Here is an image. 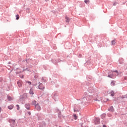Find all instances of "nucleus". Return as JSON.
Listing matches in <instances>:
<instances>
[{
  "label": "nucleus",
  "mask_w": 127,
  "mask_h": 127,
  "mask_svg": "<svg viewBox=\"0 0 127 127\" xmlns=\"http://www.w3.org/2000/svg\"><path fill=\"white\" fill-rule=\"evenodd\" d=\"M17 84L18 87H21L22 86V81L19 80L18 82H17Z\"/></svg>",
  "instance_id": "obj_5"
},
{
  "label": "nucleus",
  "mask_w": 127,
  "mask_h": 127,
  "mask_svg": "<svg viewBox=\"0 0 127 127\" xmlns=\"http://www.w3.org/2000/svg\"><path fill=\"white\" fill-rule=\"evenodd\" d=\"M27 98V94L26 93H24L23 94L22 96H21L19 101H23L25 99H26Z\"/></svg>",
  "instance_id": "obj_2"
},
{
  "label": "nucleus",
  "mask_w": 127,
  "mask_h": 127,
  "mask_svg": "<svg viewBox=\"0 0 127 127\" xmlns=\"http://www.w3.org/2000/svg\"><path fill=\"white\" fill-rule=\"evenodd\" d=\"M8 108L9 110H12L13 109V105H10Z\"/></svg>",
  "instance_id": "obj_11"
},
{
  "label": "nucleus",
  "mask_w": 127,
  "mask_h": 127,
  "mask_svg": "<svg viewBox=\"0 0 127 127\" xmlns=\"http://www.w3.org/2000/svg\"><path fill=\"white\" fill-rule=\"evenodd\" d=\"M9 123H10V124H13L12 127H14L15 126H16L15 124V120H12V119H10L9 120Z\"/></svg>",
  "instance_id": "obj_3"
},
{
  "label": "nucleus",
  "mask_w": 127,
  "mask_h": 127,
  "mask_svg": "<svg viewBox=\"0 0 127 127\" xmlns=\"http://www.w3.org/2000/svg\"><path fill=\"white\" fill-rule=\"evenodd\" d=\"M49 0H45L46 1H48Z\"/></svg>",
  "instance_id": "obj_24"
},
{
  "label": "nucleus",
  "mask_w": 127,
  "mask_h": 127,
  "mask_svg": "<svg viewBox=\"0 0 127 127\" xmlns=\"http://www.w3.org/2000/svg\"><path fill=\"white\" fill-rule=\"evenodd\" d=\"M111 86H115V85H116V83L114 81H112L111 82Z\"/></svg>",
  "instance_id": "obj_16"
},
{
  "label": "nucleus",
  "mask_w": 127,
  "mask_h": 127,
  "mask_svg": "<svg viewBox=\"0 0 127 127\" xmlns=\"http://www.w3.org/2000/svg\"><path fill=\"white\" fill-rule=\"evenodd\" d=\"M28 115H31V113H30V112H28Z\"/></svg>",
  "instance_id": "obj_22"
},
{
  "label": "nucleus",
  "mask_w": 127,
  "mask_h": 127,
  "mask_svg": "<svg viewBox=\"0 0 127 127\" xmlns=\"http://www.w3.org/2000/svg\"><path fill=\"white\" fill-rule=\"evenodd\" d=\"M39 89L40 90H43L44 89H45L44 85H43L42 83H40L39 85Z\"/></svg>",
  "instance_id": "obj_4"
},
{
  "label": "nucleus",
  "mask_w": 127,
  "mask_h": 127,
  "mask_svg": "<svg viewBox=\"0 0 127 127\" xmlns=\"http://www.w3.org/2000/svg\"><path fill=\"white\" fill-rule=\"evenodd\" d=\"M73 118L74 120H77V119H78V117H77V115L76 114L73 115Z\"/></svg>",
  "instance_id": "obj_14"
},
{
  "label": "nucleus",
  "mask_w": 127,
  "mask_h": 127,
  "mask_svg": "<svg viewBox=\"0 0 127 127\" xmlns=\"http://www.w3.org/2000/svg\"><path fill=\"white\" fill-rule=\"evenodd\" d=\"M0 112H1V109L0 108Z\"/></svg>",
  "instance_id": "obj_23"
},
{
  "label": "nucleus",
  "mask_w": 127,
  "mask_h": 127,
  "mask_svg": "<svg viewBox=\"0 0 127 127\" xmlns=\"http://www.w3.org/2000/svg\"><path fill=\"white\" fill-rule=\"evenodd\" d=\"M111 96H112V97H114V96H115V93L113 91H112L111 93Z\"/></svg>",
  "instance_id": "obj_15"
},
{
  "label": "nucleus",
  "mask_w": 127,
  "mask_h": 127,
  "mask_svg": "<svg viewBox=\"0 0 127 127\" xmlns=\"http://www.w3.org/2000/svg\"><path fill=\"white\" fill-rule=\"evenodd\" d=\"M16 107H17V110H19V105H17Z\"/></svg>",
  "instance_id": "obj_21"
},
{
  "label": "nucleus",
  "mask_w": 127,
  "mask_h": 127,
  "mask_svg": "<svg viewBox=\"0 0 127 127\" xmlns=\"http://www.w3.org/2000/svg\"><path fill=\"white\" fill-rule=\"evenodd\" d=\"M7 99L8 101H11L12 100V98L10 96H7Z\"/></svg>",
  "instance_id": "obj_12"
},
{
  "label": "nucleus",
  "mask_w": 127,
  "mask_h": 127,
  "mask_svg": "<svg viewBox=\"0 0 127 127\" xmlns=\"http://www.w3.org/2000/svg\"><path fill=\"white\" fill-rule=\"evenodd\" d=\"M36 101H33L32 102V105H36Z\"/></svg>",
  "instance_id": "obj_18"
},
{
  "label": "nucleus",
  "mask_w": 127,
  "mask_h": 127,
  "mask_svg": "<svg viewBox=\"0 0 127 127\" xmlns=\"http://www.w3.org/2000/svg\"><path fill=\"white\" fill-rule=\"evenodd\" d=\"M26 83H28V84H29V85H31V82H30V81H26Z\"/></svg>",
  "instance_id": "obj_20"
},
{
  "label": "nucleus",
  "mask_w": 127,
  "mask_h": 127,
  "mask_svg": "<svg viewBox=\"0 0 127 127\" xmlns=\"http://www.w3.org/2000/svg\"><path fill=\"white\" fill-rule=\"evenodd\" d=\"M65 19L66 22H67L68 23L70 22V18H69L67 16H65Z\"/></svg>",
  "instance_id": "obj_7"
},
{
  "label": "nucleus",
  "mask_w": 127,
  "mask_h": 127,
  "mask_svg": "<svg viewBox=\"0 0 127 127\" xmlns=\"http://www.w3.org/2000/svg\"><path fill=\"white\" fill-rule=\"evenodd\" d=\"M118 70H115L114 71H111L110 72V74H108V77H109V78H112V79L115 78V77H116V76H117V75H118Z\"/></svg>",
  "instance_id": "obj_1"
},
{
  "label": "nucleus",
  "mask_w": 127,
  "mask_h": 127,
  "mask_svg": "<svg viewBox=\"0 0 127 127\" xmlns=\"http://www.w3.org/2000/svg\"><path fill=\"white\" fill-rule=\"evenodd\" d=\"M30 107V105L28 104H25V108H26L27 110H29V108Z\"/></svg>",
  "instance_id": "obj_8"
},
{
  "label": "nucleus",
  "mask_w": 127,
  "mask_h": 127,
  "mask_svg": "<svg viewBox=\"0 0 127 127\" xmlns=\"http://www.w3.org/2000/svg\"><path fill=\"white\" fill-rule=\"evenodd\" d=\"M109 111H110V112H114V107H113L112 106H111V107L109 109Z\"/></svg>",
  "instance_id": "obj_9"
},
{
  "label": "nucleus",
  "mask_w": 127,
  "mask_h": 127,
  "mask_svg": "<svg viewBox=\"0 0 127 127\" xmlns=\"http://www.w3.org/2000/svg\"><path fill=\"white\" fill-rule=\"evenodd\" d=\"M29 93L30 94V95H33L34 93H33V90L32 89H31L30 90Z\"/></svg>",
  "instance_id": "obj_10"
},
{
  "label": "nucleus",
  "mask_w": 127,
  "mask_h": 127,
  "mask_svg": "<svg viewBox=\"0 0 127 127\" xmlns=\"http://www.w3.org/2000/svg\"><path fill=\"white\" fill-rule=\"evenodd\" d=\"M16 17L17 20H18V19H19V15H16Z\"/></svg>",
  "instance_id": "obj_19"
},
{
  "label": "nucleus",
  "mask_w": 127,
  "mask_h": 127,
  "mask_svg": "<svg viewBox=\"0 0 127 127\" xmlns=\"http://www.w3.org/2000/svg\"><path fill=\"white\" fill-rule=\"evenodd\" d=\"M84 2L86 3H89L90 2V0H84Z\"/></svg>",
  "instance_id": "obj_17"
},
{
  "label": "nucleus",
  "mask_w": 127,
  "mask_h": 127,
  "mask_svg": "<svg viewBox=\"0 0 127 127\" xmlns=\"http://www.w3.org/2000/svg\"><path fill=\"white\" fill-rule=\"evenodd\" d=\"M115 44H116V40H113L112 41V45H115Z\"/></svg>",
  "instance_id": "obj_13"
},
{
  "label": "nucleus",
  "mask_w": 127,
  "mask_h": 127,
  "mask_svg": "<svg viewBox=\"0 0 127 127\" xmlns=\"http://www.w3.org/2000/svg\"><path fill=\"white\" fill-rule=\"evenodd\" d=\"M35 108L37 109V110L38 111H40L41 108L40 107V106H39V104H37L35 105Z\"/></svg>",
  "instance_id": "obj_6"
}]
</instances>
